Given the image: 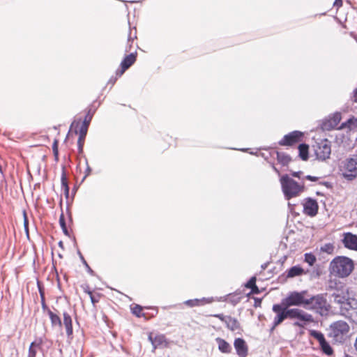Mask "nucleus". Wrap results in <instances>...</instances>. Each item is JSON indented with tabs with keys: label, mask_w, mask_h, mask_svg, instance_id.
I'll use <instances>...</instances> for the list:
<instances>
[{
	"label": "nucleus",
	"mask_w": 357,
	"mask_h": 357,
	"mask_svg": "<svg viewBox=\"0 0 357 357\" xmlns=\"http://www.w3.org/2000/svg\"><path fill=\"white\" fill-rule=\"evenodd\" d=\"M337 291L336 286V315L339 314L357 323V301L348 296L347 289L342 290V296Z\"/></svg>",
	"instance_id": "nucleus-1"
},
{
	"label": "nucleus",
	"mask_w": 357,
	"mask_h": 357,
	"mask_svg": "<svg viewBox=\"0 0 357 357\" xmlns=\"http://www.w3.org/2000/svg\"><path fill=\"white\" fill-rule=\"evenodd\" d=\"M282 192L287 199L299 196L305 190L303 184H300L287 174L280 178Z\"/></svg>",
	"instance_id": "nucleus-2"
},
{
	"label": "nucleus",
	"mask_w": 357,
	"mask_h": 357,
	"mask_svg": "<svg viewBox=\"0 0 357 357\" xmlns=\"http://www.w3.org/2000/svg\"><path fill=\"white\" fill-rule=\"evenodd\" d=\"M354 268V264L352 259L343 256L336 257V275L340 278L347 277Z\"/></svg>",
	"instance_id": "nucleus-3"
},
{
	"label": "nucleus",
	"mask_w": 357,
	"mask_h": 357,
	"mask_svg": "<svg viewBox=\"0 0 357 357\" xmlns=\"http://www.w3.org/2000/svg\"><path fill=\"white\" fill-rule=\"evenodd\" d=\"M287 314L289 319H297L300 321L294 323V326L303 328L305 323H311L314 321L312 316L298 308H292L287 310Z\"/></svg>",
	"instance_id": "nucleus-4"
},
{
	"label": "nucleus",
	"mask_w": 357,
	"mask_h": 357,
	"mask_svg": "<svg viewBox=\"0 0 357 357\" xmlns=\"http://www.w3.org/2000/svg\"><path fill=\"white\" fill-rule=\"evenodd\" d=\"M351 336L348 324L342 320H336V343H346Z\"/></svg>",
	"instance_id": "nucleus-5"
},
{
	"label": "nucleus",
	"mask_w": 357,
	"mask_h": 357,
	"mask_svg": "<svg viewBox=\"0 0 357 357\" xmlns=\"http://www.w3.org/2000/svg\"><path fill=\"white\" fill-rule=\"evenodd\" d=\"M303 132L294 130L285 135L279 142L278 144L282 146H294L301 143L303 139Z\"/></svg>",
	"instance_id": "nucleus-6"
},
{
	"label": "nucleus",
	"mask_w": 357,
	"mask_h": 357,
	"mask_svg": "<svg viewBox=\"0 0 357 357\" xmlns=\"http://www.w3.org/2000/svg\"><path fill=\"white\" fill-rule=\"evenodd\" d=\"M342 176L349 181L357 177V158L347 159L343 166Z\"/></svg>",
	"instance_id": "nucleus-7"
},
{
	"label": "nucleus",
	"mask_w": 357,
	"mask_h": 357,
	"mask_svg": "<svg viewBox=\"0 0 357 357\" xmlns=\"http://www.w3.org/2000/svg\"><path fill=\"white\" fill-rule=\"evenodd\" d=\"M307 299L304 298V292H291L282 301V305L287 307L293 305H303L306 307Z\"/></svg>",
	"instance_id": "nucleus-8"
},
{
	"label": "nucleus",
	"mask_w": 357,
	"mask_h": 357,
	"mask_svg": "<svg viewBox=\"0 0 357 357\" xmlns=\"http://www.w3.org/2000/svg\"><path fill=\"white\" fill-rule=\"evenodd\" d=\"M326 301L322 296H314L306 301V308L310 310H314L322 314L324 311H326Z\"/></svg>",
	"instance_id": "nucleus-9"
},
{
	"label": "nucleus",
	"mask_w": 357,
	"mask_h": 357,
	"mask_svg": "<svg viewBox=\"0 0 357 357\" xmlns=\"http://www.w3.org/2000/svg\"><path fill=\"white\" fill-rule=\"evenodd\" d=\"M149 340L151 342L153 350L158 348H167L169 346V341L163 334H154L150 333L148 335Z\"/></svg>",
	"instance_id": "nucleus-10"
},
{
	"label": "nucleus",
	"mask_w": 357,
	"mask_h": 357,
	"mask_svg": "<svg viewBox=\"0 0 357 357\" xmlns=\"http://www.w3.org/2000/svg\"><path fill=\"white\" fill-rule=\"evenodd\" d=\"M341 120L340 114L336 112V121ZM357 128V118L351 116L347 119L345 122L342 123L338 126V123L336 122V130H345L347 132L353 131Z\"/></svg>",
	"instance_id": "nucleus-11"
},
{
	"label": "nucleus",
	"mask_w": 357,
	"mask_h": 357,
	"mask_svg": "<svg viewBox=\"0 0 357 357\" xmlns=\"http://www.w3.org/2000/svg\"><path fill=\"white\" fill-rule=\"evenodd\" d=\"M287 310L285 307H282L280 304H275L273 306V311L277 313L274 318L273 326L271 330H274L276 326L280 325L285 319L289 318Z\"/></svg>",
	"instance_id": "nucleus-12"
},
{
	"label": "nucleus",
	"mask_w": 357,
	"mask_h": 357,
	"mask_svg": "<svg viewBox=\"0 0 357 357\" xmlns=\"http://www.w3.org/2000/svg\"><path fill=\"white\" fill-rule=\"evenodd\" d=\"M303 213L306 215L314 217L315 216L319 210V205L317 202L312 198H306L303 200Z\"/></svg>",
	"instance_id": "nucleus-13"
},
{
	"label": "nucleus",
	"mask_w": 357,
	"mask_h": 357,
	"mask_svg": "<svg viewBox=\"0 0 357 357\" xmlns=\"http://www.w3.org/2000/svg\"><path fill=\"white\" fill-rule=\"evenodd\" d=\"M310 333L311 336H312L313 337L318 340L322 351L326 354L331 355L333 354L332 348L330 347L329 344L326 341L325 337L321 333L312 330L310 331Z\"/></svg>",
	"instance_id": "nucleus-14"
},
{
	"label": "nucleus",
	"mask_w": 357,
	"mask_h": 357,
	"mask_svg": "<svg viewBox=\"0 0 357 357\" xmlns=\"http://www.w3.org/2000/svg\"><path fill=\"white\" fill-rule=\"evenodd\" d=\"M79 126V122H73L71 124V129H73L74 132L76 135H78V139H77V148H78V153L79 154L83 153V149L84 145V142L86 139V136L87 132L85 130H78V127Z\"/></svg>",
	"instance_id": "nucleus-15"
},
{
	"label": "nucleus",
	"mask_w": 357,
	"mask_h": 357,
	"mask_svg": "<svg viewBox=\"0 0 357 357\" xmlns=\"http://www.w3.org/2000/svg\"><path fill=\"white\" fill-rule=\"evenodd\" d=\"M344 245L350 250L357 251V236L351 233L344 234L342 239Z\"/></svg>",
	"instance_id": "nucleus-16"
},
{
	"label": "nucleus",
	"mask_w": 357,
	"mask_h": 357,
	"mask_svg": "<svg viewBox=\"0 0 357 357\" xmlns=\"http://www.w3.org/2000/svg\"><path fill=\"white\" fill-rule=\"evenodd\" d=\"M234 348L236 351V354L240 357H246L248 355V348L245 342L242 338H236L234 342Z\"/></svg>",
	"instance_id": "nucleus-17"
},
{
	"label": "nucleus",
	"mask_w": 357,
	"mask_h": 357,
	"mask_svg": "<svg viewBox=\"0 0 357 357\" xmlns=\"http://www.w3.org/2000/svg\"><path fill=\"white\" fill-rule=\"evenodd\" d=\"M136 59L137 53H131L126 56L121 63V70L119 75H123L126 70H128L132 64L135 63Z\"/></svg>",
	"instance_id": "nucleus-18"
},
{
	"label": "nucleus",
	"mask_w": 357,
	"mask_h": 357,
	"mask_svg": "<svg viewBox=\"0 0 357 357\" xmlns=\"http://www.w3.org/2000/svg\"><path fill=\"white\" fill-rule=\"evenodd\" d=\"M316 154L319 159L325 160L331 155V146L326 142L319 144L316 149Z\"/></svg>",
	"instance_id": "nucleus-19"
},
{
	"label": "nucleus",
	"mask_w": 357,
	"mask_h": 357,
	"mask_svg": "<svg viewBox=\"0 0 357 357\" xmlns=\"http://www.w3.org/2000/svg\"><path fill=\"white\" fill-rule=\"evenodd\" d=\"M216 342L218 345V349L224 354H229L231 351V345L224 339L220 337H217L215 339Z\"/></svg>",
	"instance_id": "nucleus-20"
},
{
	"label": "nucleus",
	"mask_w": 357,
	"mask_h": 357,
	"mask_svg": "<svg viewBox=\"0 0 357 357\" xmlns=\"http://www.w3.org/2000/svg\"><path fill=\"white\" fill-rule=\"evenodd\" d=\"M63 324L66 329V333L68 335L73 334V322L70 315L67 312H63Z\"/></svg>",
	"instance_id": "nucleus-21"
},
{
	"label": "nucleus",
	"mask_w": 357,
	"mask_h": 357,
	"mask_svg": "<svg viewBox=\"0 0 357 357\" xmlns=\"http://www.w3.org/2000/svg\"><path fill=\"white\" fill-rule=\"evenodd\" d=\"M298 149L300 158L304 161L307 160L309 158V146L306 144H300Z\"/></svg>",
	"instance_id": "nucleus-22"
},
{
	"label": "nucleus",
	"mask_w": 357,
	"mask_h": 357,
	"mask_svg": "<svg viewBox=\"0 0 357 357\" xmlns=\"http://www.w3.org/2000/svg\"><path fill=\"white\" fill-rule=\"evenodd\" d=\"M275 153L278 162L283 166L287 165L291 161V157L285 153L277 151Z\"/></svg>",
	"instance_id": "nucleus-23"
},
{
	"label": "nucleus",
	"mask_w": 357,
	"mask_h": 357,
	"mask_svg": "<svg viewBox=\"0 0 357 357\" xmlns=\"http://www.w3.org/2000/svg\"><path fill=\"white\" fill-rule=\"evenodd\" d=\"M227 327L231 331H235L240 328V324L236 318L231 317V316L227 317L225 321Z\"/></svg>",
	"instance_id": "nucleus-24"
},
{
	"label": "nucleus",
	"mask_w": 357,
	"mask_h": 357,
	"mask_svg": "<svg viewBox=\"0 0 357 357\" xmlns=\"http://www.w3.org/2000/svg\"><path fill=\"white\" fill-rule=\"evenodd\" d=\"M47 314L49 315L52 326H59L60 328L62 326L61 320L58 314L54 313L50 309H47Z\"/></svg>",
	"instance_id": "nucleus-25"
},
{
	"label": "nucleus",
	"mask_w": 357,
	"mask_h": 357,
	"mask_svg": "<svg viewBox=\"0 0 357 357\" xmlns=\"http://www.w3.org/2000/svg\"><path fill=\"white\" fill-rule=\"evenodd\" d=\"M91 119H92V115H91L90 112H89L82 122H81L80 121H77V122L79 123L78 130H82V131L85 130L87 132Z\"/></svg>",
	"instance_id": "nucleus-26"
},
{
	"label": "nucleus",
	"mask_w": 357,
	"mask_h": 357,
	"mask_svg": "<svg viewBox=\"0 0 357 357\" xmlns=\"http://www.w3.org/2000/svg\"><path fill=\"white\" fill-rule=\"evenodd\" d=\"M303 273H304V270L301 267H300L298 266H295L290 268L287 271V278H294L296 276H299V275H303Z\"/></svg>",
	"instance_id": "nucleus-27"
},
{
	"label": "nucleus",
	"mask_w": 357,
	"mask_h": 357,
	"mask_svg": "<svg viewBox=\"0 0 357 357\" xmlns=\"http://www.w3.org/2000/svg\"><path fill=\"white\" fill-rule=\"evenodd\" d=\"M43 341L41 339H39L38 340L34 341L31 343L29 348V352H28V357H36L37 351L36 350V347H38L41 345Z\"/></svg>",
	"instance_id": "nucleus-28"
},
{
	"label": "nucleus",
	"mask_w": 357,
	"mask_h": 357,
	"mask_svg": "<svg viewBox=\"0 0 357 357\" xmlns=\"http://www.w3.org/2000/svg\"><path fill=\"white\" fill-rule=\"evenodd\" d=\"M61 187L64 191V193L66 197H68L69 195V187L68 184V179L66 176V173L65 171V169H63L61 176Z\"/></svg>",
	"instance_id": "nucleus-29"
},
{
	"label": "nucleus",
	"mask_w": 357,
	"mask_h": 357,
	"mask_svg": "<svg viewBox=\"0 0 357 357\" xmlns=\"http://www.w3.org/2000/svg\"><path fill=\"white\" fill-rule=\"evenodd\" d=\"M334 251L333 243H326L320 248L319 255L324 257V254L332 255Z\"/></svg>",
	"instance_id": "nucleus-30"
},
{
	"label": "nucleus",
	"mask_w": 357,
	"mask_h": 357,
	"mask_svg": "<svg viewBox=\"0 0 357 357\" xmlns=\"http://www.w3.org/2000/svg\"><path fill=\"white\" fill-rule=\"evenodd\" d=\"M132 313L137 317H146L145 314L143 312V308L142 306L137 304H135L131 306Z\"/></svg>",
	"instance_id": "nucleus-31"
},
{
	"label": "nucleus",
	"mask_w": 357,
	"mask_h": 357,
	"mask_svg": "<svg viewBox=\"0 0 357 357\" xmlns=\"http://www.w3.org/2000/svg\"><path fill=\"white\" fill-rule=\"evenodd\" d=\"M184 303L187 306L192 307H195V306H200V305H203L204 303H203L202 300L195 298V299H190V300L185 301L184 302Z\"/></svg>",
	"instance_id": "nucleus-32"
},
{
	"label": "nucleus",
	"mask_w": 357,
	"mask_h": 357,
	"mask_svg": "<svg viewBox=\"0 0 357 357\" xmlns=\"http://www.w3.org/2000/svg\"><path fill=\"white\" fill-rule=\"evenodd\" d=\"M52 151L56 162H58L59 158V139H54L52 144Z\"/></svg>",
	"instance_id": "nucleus-33"
},
{
	"label": "nucleus",
	"mask_w": 357,
	"mask_h": 357,
	"mask_svg": "<svg viewBox=\"0 0 357 357\" xmlns=\"http://www.w3.org/2000/svg\"><path fill=\"white\" fill-rule=\"evenodd\" d=\"M84 292L89 294L90 296V299L93 305L95 306L97 303L99 302L100 296L99 294L94 295L93 294V292L89 289L86 288L84 289Z\"/></svg>",
	"instance_id": "nucleus-34"
},
{
	"label": "nucleus",
	"mask_w": 357,
	"mask_h": 357,
	"mask_svg": "<svg viewBox=\"0 0 357 357\" xmlns=\"http://www.w3.org/2000/svg\"><path fill=\"white\" fill-rule=\"evenodd\" d=\"M59 225H60L63 233L65 234V235L69 236L70 234H69V231H68L66 225V221H65V218H64L63 213H61L59 217Z\"/></svg>",
	"instance_id": "nucleus-35"
},
{
	"label": "nucleus",
	"mask_w": 357,
	"mask_h": 357,
	"mask_svg": "<svg viewBox=\"0 0 357 357\" xmlns=\"http://www.w3.org/2000/svg\"><path fill=\"white\" fill-rule=\"evenodd\" d=\"M305 261L310 266H313L316 261V257L312 253L305 254Z\"/></svg>",
	"instance_id": "nucleus-36"
},
{
	"label": "nucleus",
	"mask_w": 357,
	"mask_h": 357,
	"mask_svg": "<svg viewBox=\"0 0 357 357\" xmlns=\"http://www.w3.org/2000/svg\"><path fill=\"white\" fill-rule=\"evenodd\" d=\"M24 227L25 231L29 236V220L26 211H23Z\"/></svg>",
	"instance_id": "nucleus-37"
},
{
	"label": "nucleus",
	"mask_w": 357,
	"mask_h": 357,
	"mask_svg": "<svg viewBox=\"0 0 357 357\" xmlns=\"http://www.w3.org/2000/svg\"><path fill=\"white\" fill-rule=\"evenodd\" d=\"M256 280H257L256 277H255V276L252 277L249 280V281L246 283L245 287L247 288H248V289H250L254 288V287L257 286L256 285Z\"/></svg>",
	"instance_id": "nucleus-38"
},
{
	"label": "nucleus",
	"mask_w": 357,
	"mask_h": 357,
	"mask_svg": "<svg viewBox=\"0 0 357 357\" xmlns=\"http://www.w3.org/2000/svg\"><path fill=\"white\" fill-rule=\"evenodd\" d=\"M92 169L86 162V167L84 172V177L82 181H84L87 176H89L91 174Z\"/></svg>",
	"instance_id": "nucleus-39"
},
{
	"label": "nucleus",
	"mask_w": 357,
	"mask_h": 357,
	"mask_svg": "<svg viewBox=\"0 0 357 357\" xmlns=\"http://www.w3.org/2000/svg\"><path fill=\"white\" fill-rule=\"evenodd\" d=\"M213 317L219 319L221 321L225 323L227 316H225L223 314H214Z\"/></svg>",
	"instance_id": "nucleus-40"
},
{
	"label": "nucleus",
	"mask_w": 357,
	"mask_h": 357,
	"mask_svg": "<svg viewBox=\"0 0 357 357\" xmlns=\"http://www.w3.org/2000/svg\"><path fill=\"white\" fill-rule=\"evenodd\" d=\"M41 300H42V302H41V303H42V307H43V309L44 310H46V311L47 312V309H49V308L47 307V305H46V304H45V298H44V295H43V293H41Z\"/></svg>",
	"instance_id": "nucleus-41"
},
{
	"label": "nucleus",
	"mask_w": 357,
	"mask_h": 357,
	"mask_svg": "<svg viewBox=\"0 0 357 357\" xmlns=\"http://www.w3.org/2000/svg\"><path fill=\"white\" fill-rule=\"evenodd\" d=\"M305 178L307 180H309V181H317L318 180V177L312 176H310V175L306 176Z\"/></svg>",
	"instance_id": "nucleus-42"
},
{
	"label": "nucleus",
	"mask_w": 357,
	"mask_h": 357,
	"mask_svg": "<svg viewBox=\"0 0 357 357\" xmlns=\"http://www.w3.org/2000/svg\"><path fill=\"white\" fill-rule=\"evenodd\" d=\"M251 293L255 294H259L260 291H259L258 287L255 286V287H254V288L251 289Z\"/></svg>",
	"instance_id": "nucleus-43"
},
{
	"label": "nucleus",
	"mask_w": 357,
	"mask_h": 357,
	"mask_svg": "<svg viewBox=\"0 0 357 357\" xmlns=\"http://www.w3.org/2000/svg\"><path fill=\"white\" fill-rule=\"evenodd\" d=\"M352 100L354 102L357 103V89L353 92Z\"/></svg>",
	"instance_id": "nucleus-44"
},
{
	"label": "nucleus",
	"mask_w": 357,
	"mask_h": 357,
	"mask_svg": "<svg viewBox=\"0 0 357 357\" xmlns=\"http://www.w3.org/2000/svg\"><path fill=\"white\" fill-rule=\"evenodd\" d=\"M301 174H302L301 172H294L291 173V175L294 177H296V178H300Z\"/></svg>",
	"instance_id": "nucleus-45"
},
{
	"label": "nucleus",
	"mask_w": 357,
	"mask_h": 357,
	"mask_svg": "<svg viewBox=\"0 0 357 357\" xmlns=\"http://www.w3.org/2000/svg\"><path fill=\"white\" fill-rule=\"evenodd\" d=\"M342 6V0H336V8H338Z\"/></svg>",
	"instance_id": "nucleus-46"
},
{
	"label": "nucleus",
	"mask_w": 357,
	"mask_h": 357,
	"mask_svg": "<svg viewBox=\"0 0 357 357\" xmlns=\"http://www.w3.org/2000/svg\"><path fill=\"white\" fill-rule=\"evenodd\" d=\"M330 268L331 270H334L335 268V259H333L331 261V264H330Z\"/></svg>",
	"instance_id": "nucleus-47"
},
{
	"label": "nucleus",
	"mask_w": 357,
	"mask_h": 357,
	"mask_svg": "<svg viewBox=\"0 0 357 357\" xmlns=\"http://www.w3.org/2000/svg\"><path fill=\"white\" fill-rule=\"evenodd\" d=\"M347 22V17L345 18L344 20V22ZM336 22H338V23H340V22H343L342 20L339 19L337 16H336Z\"/></svg>",
	"instance_id": "nucleus-48"
},
{
	"label": "nucleus",
	"mask_w": 357,
	"mask_h": 357,
	"mask_svg": "<svg viewBox=\"0 0 357 357\" xmlns=\"http://www.w3.org/2000/svg\"><path fill=\"white\" fill-rule=\"evenodd\" d=\"M273 169L278 173V174H280V172L278 171V169L273 165Z\"/></svg>",
	"instance_id": "nucleus-49"
},
{
	"label": "nucleus",
	"mask_w": 357,
	"mask_h": 357,
	"mask_svg": "<svg viewBox=\"0 0 357 357\" xmlns=\"http://www.w3.org/2000/svg\"><path fill=\"white\" fill-rule=\"evenodd\" d=\"M324 128L325 129H328V127H327V123H324Z\"/></svg>",
	"instance_id": "nucleus-50"
},
{
	"label": "nucleus",
	"mask_w": 357,
	"mask_h": 357,
	"mask_svg": "<svg viewBox=\"0 0 357 357\" xmlns=\"http://www.w3.org/2000/svg\"><path fill=\"white\" fill-rule=\"evenodd\" d=\"M82 260L84 261V264H85L86 266H88V265H87V264H86V261L84 259V258H83V257H82Z\"/></svg>",
	"instance_id": "nucleus-51"
},
{
	"label": "nucleus",
	"mask_w": 357,
	"mask_h": 357,
	"mask_svg": "<svg viewBox=\"0 0 357 357\" xmlns=\"http://www.w3.org/2000/svg\"><path fill=\"white\" fill-rule=\"evenodd\" d=\"M354 38L357 41V38L356 37V36L354 35Z\"/></svg>",
	"instance_id": "nucleus-52"
},
{
	"label": "nucleus",
	"mask_w": 357,
	"mask_h": 357,
	"mask_svg": "<svg viewBox=\"0 0 357 357\" xmlns=\"http://www.w3.org/2000/svg\"><path fill=\"white\" fill-rule=\"evenodd\" d=\"M333 6H335V1L333 3Z\"/></svg>",
	"instance_id": "nucleus-53"
}]
</instances>
